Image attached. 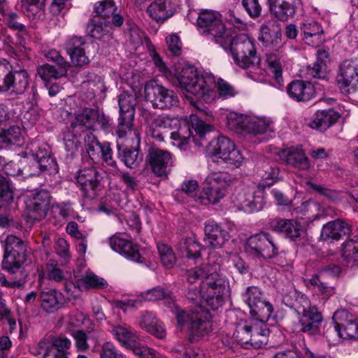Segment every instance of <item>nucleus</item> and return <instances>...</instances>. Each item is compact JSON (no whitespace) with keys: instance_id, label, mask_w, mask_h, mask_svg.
Masks as SVG:
<instances>
[{"instance_id":"47","label":"nucleus","mask_w":358,"mask_h":358,"mask_svg":"<svg viewBox=\"0 0 358 358\" xmlns=\"http://www.w3.org/2000/svg\"><path fill=\"white\" fill-rule=\"evenodd\" d=\"M110 24L109 21H101L90 19L87 24L86 31L93 38L100 39L109 32Z\"/></svg>"},{"instance_id":"38","label":"nucleus","mask_w":358,"mask_h":358,"mask_svg":"<svg viewBox=\"0 0 358 358\" xmlns=\"http://www.w3.org/2000/svg\"><path fill=\"white\" fill-rule=\"evenodd\" d=\"M117 155L122 162L129 168L136 167L142 161V155H139L138 148H132L117 143Z\"/></svg>"},{"instance_id":"43","label":"nucleus","mask_w":358,"mask_h":358,"mask_svg":"<svg viewBox=\"0 0 358 358\" xmlns=\"http://www.w3.org/2000/svg\"><path fill=\"white\" fill-rule=\"evenodd\" d=\"M192 136V131L187 124L181 126L178 131L171 133V139L173 145L178 147L180 150L186 151L190 148L189 143Z\"/></svg>"},{"instance_id":"10","label":"nucleus","mask_w":358,"mask_h":358,"mask_svg":"<svg viewBox=\"0 0 358 358\" xmlns=\"http://www.w3.org/2000/svg\"><path fill=\"white\" fill-rule=\"evenodd\" d=\"M118 105L120 116L117 134L119 138H122L132 134L136 97L133 94L124 92L118 96Z\"/></svg>"},{"instance_id":"5","label":"nucleus","mask_w":358,"mask_h":358,"mask_svg":"<svg viewBox=\"0 0 358 358\" xmlns=\"http://www.w3.org/2000/svg\"><path fill=\"white\" fill-rule=\"evenodd\" d=\"M200 32L225 48L229 43L231 31L227 30L221 19V15L212 10H201L197 18Z\"/></svg>"},{"instance_id":"13","label":"nucleus","mask_w":358,"mask_h":358,"mask_svg":"<svg viewBox=\"0 0 358 358\" xmlns=\"http://www.w3.org/2000/svg\"><path fill=\"white\" fill-rule=\"evenodd\" d=\"M332 320L338 336L343 339H358V323L354 315L345 309L336 310Z\"/></svg>"},{"instance_id":"20","label":"nucleus","mask_w":358,"mask_h":358,"mask_svg":"<svg viewBox=\"0 0 358 358\" xmlns=\"http://www.w3.org/2000/svg\"><path fill=\"white\" fill-rule=\"evenodd\" d=\"M147 12L157 22L163 23L175 14L176 6L172 0H155Z\"/></svg>"},{"instance_id":"40","label":"nucleus","mask_w":358,"mask_h":358,"mask_svg":"<svg viewBox=\"0 0 358 358\" xmlns=\"http://www.w3.org/2000/svg\"><path fill=\"white\" fill-rule=\"evenodd\" d=\"M71 334L76 341V347L78 351H87L90 347L88 341L92 343L94 345L98 344V337L99 336L98 330L88 331L87 334L82 330H74Z\"/></svg>"},{"instance_id":"64","label":"nucleus","mask_w":358,"mask_h":358,"mask_svg":"<svg viewBox=\"0 0 358 358\" xmlns=\"http://www.w3.org/2000/svg\"><path fill=\"white\" fill-rule=\"evenodd\" d=\"M99 180H84L80 182L76 180L78 186L83 190L84 196L89 198H94L96 195V190L99 186Z\"/></svg>"},{"instance_id":"22","label":"nucleus","mask_w":358,"mask_h":358,"mask_svg":"<svg viewBox=\"0 0 358 358\" xmlns=\"http://www.w3.org/2000/svg\"><path fill=\"white\" fill-rule=\"evenodd\" d=\"M112 249L127 259L138 263H142L143 258L139 253L138 246L131 241L119 237H111L109 240Z\"/></svg>"},{"instance_id":"6","label":"nucleus","mask_w":358,"mask_h":358,"mask_svg":"<svg viewBox=\"0 0 358 358\" xmlns=\"http://www.w3.org/2000/svg\"><path fill=\"white\" fill-rule=\"evenodd\" d=\"M230 48L234 63L243 69L259 65L260 58L257 55L254 42L246 35L239 34L231 38L229 35V43L224 48Z\"/></svg>"},{"instance_id":"52","label":"nucleus","mask_w":358,"mask_h":358,"mask_svg":"<svg viewBox=\"0 0 358 358\" xmlns=\"http://www.w3.org/2000/svg\"><path fill=\"white\" fill-rule=\"evenodd\" d=\"M61 294L55 289H50L43 291L40 294V300L41 306L48 312L52 311L59 307V297Z\"/></svg>"},{"instance_id":"25","label":"nucleus","mask_w":358,"mask_h":358,"mask_svg":"<svg viewBox=\"0 0 358 358\" xmlns=\"http://www.w3.org/2000/svg\"><path fill=\"white\" fill-rule=\"evenodd\" d=\"M351 232L349 224L342 220H336L325 224L321 231L320 238L323 241H338L343 236Z\"/></svg>"},{"instance_id":"2","label":"nucleus","mask_w":358,"mask_h":358,"mask_svg":"<svg viewBox=\"0 0 358 358\" xmlns=\"http://www.w3.org/2000/svg\"><path fill=\"white\" fill-rule=\"evenodd\" d=\"M191 122L196 132V136L192 138L193 143L198 147L206 146V151L213 162H224L236 167L241 166L243 157L229 138L220 136L207 143L206 136L211 131V126L196 117H192Z\"/></svg>"},{"instance_id":"51","label":"nucleus","mask_w":358,"mask_h":358,"mask_svg":"<svg viewBox=\"0 0 358 358\" xmlns=\"http://www.w3.org/2000/svg\"><path fill=\"white\" fill-rule=\"evenodd\" d=\"M84 143L86 152L90 158L94 162L99 161L102 143L99 141L96 136L90 132L85 136Z\"/></svg>"},{"instance_id":"23","label":"nucleus","mask_w":358,"mask_h":358,"mask_svg":"<svg viewBox=\"0 0 358 358\" xmlns=\"http://www.w3.org/2000/svg\"><path fill=\"white\" fill-rule=\"evenodd\" d=\"M271 13L281 21L293 17L296 11V0H268Z\"/></svg>"},{"instance_id":"57","label":"nucleus","mask_w":358,"mask_h":358,"mask_svg":"<svg viewBox=\"0 0 358 358\" xmlns=\"http://www.w3.org/2000/svg\"><path fill=\"white\" fill-rule=\"evenodd\" d=\"M291 308L295 310L299 318L301 315H306L310 313L313 308H317L315 306H311L308 296L303 294H301L296 302L293 303V306H292Z\"/></svg>"},{"instance_id":"59","label":"nucleus","mask_w":358,"mask_h":358,"mask_svg":"<svg viewBox=\"0 0 358 358\" xmlns=\"http://www.w3.org/2000/svg\"><path fill=\"white\" fill-rule=\"evenodd\" d=\"M157 248L162 264L168 268L173 267L176 258L172 249L164 243H159Z\"/></svg>"},{"instance_id":"50","label":"nucleus","mask_w":358,"mask_h":358,"mask_svg":"<svg viewBox=\"0 0 358 358\" xmlns=\"http://www.w3.org/2000/svg\"><path fill=\"white\" fill-rule=\"evenodd\" d=\"M266 62L267 64V70L275 80L280 83L282 80V69L280 58L273 52H267L266 54Z\"/></svg>"},{"instance_id":"35","label":"nucleus","mask_w":358,"mask_h":358,"mask_svg":"<svg viewBox=\"0 0 358 358\" xmlns=\"http://www.w3.org/2000/svg\"><path fill=\"white\" fill-rule=\"evenodd\" d=\"M202 245L192 238H187L178 245V252L182 258L196 261L201 258Z\"/></svg>"},{"instance_id":"7","label":"nucleus","mask_w":358,"mask_h":358,"mask_svg":"<svg viewBox=\"0 0 358 358\" xmlns=\"http://www.w3.org/2000/svg\"><path fill=\"white\" fill-rule=\"evenodd\" d=\"M5 252L2 262L3 269L10 274L20 273L22 265L26 260V245L23 241L13 235L7 236Z\"/></svg>"},{"instance_id":"37","label":"nucleus","mask_w":358,"mask_h":358,"mask_svg":"<svg viewBox=\"0 0 358 358\" xmlns=\"http://www.w3.org/2000/svg\"><path fill=\"white\" fill-rule=\"evenodd\" d=\"M35 169H39V173H29L25 177H43L54 176L58 173V165L56 161L50 156H42L37 162L32 164Z\"/></svg>"},{"instance_id":"29","label":"nucleus","mask_w":358,"mask_h":358,"mask_svg":"<svg viewBox=\"0 0 358 358\" xmlns=\"http://www.w3.org/2000/svg\"><path fill=\"white\" fill-rule=\"evenodd\" d=\"M187 331L189 341L190 342L196 341L208 335L211 331V324L203 313H199L193 322L190 324Z\"/></svg>"},{"instance_id":"56","label":"nucleus","mask_w":358,"mask_h":358,"mask_svg":"<svg viewBox=\"0 0 358 358\" xmlns=\"http://www.w3.org/2000/svg\"><path fill=\"white\" fill-rule=\"evenodd\" d=\"M75 277L78 278L81 285L85 286L86 288H99L103 287L106 284L103 278H99L98 276L91 272H87L85 275H78L75 273Z\"/></svg>"},{"instance_id":"19","label":"nucleus","mask_w":358,"mask_h":358,"mask_svg":"<svg viewBox=\"0 0 358 358\" xmlns=\"http://www.w3.org/2000/svg\"><path fill=\"white\" fill-rule=\"evenodd\" d=\"M300 31L302 40L312 47H318L325 41L323 28L317 22L305 21L301 24Z\"/></svg>"},{"instance_id":"58","label":"nucleus","mask_w":358,"mask_h":358,"mask_svg":"<svg viewBox=\"0 0 358 358\" xmlns=\"http://www.w3.org/2000/svg\"><path fill=\"white\" fill-rule=\"evenodd\" d=\"M250 116L238 114L235 112L229 113L227 116L228 126L231 129H241L243 131L246 130V126L249 121Z\"/></svg>"},{"instance_id":"41","label":"nucleus","mask_w":358,"mask_h":358,"mask_svg":"<svg viewBox=\"0 0 358 358\" xmlns=\"http://www.w3.org/2000/svg\"><path fill=\"white\" fill-rule=\"evenodd\" d=\"M342 247L343 259L352 266L358 264V236L349 237Z\"/></svg>"},{"instance_id":"62","label":"nucleus","mask_w":358,"mask_h":358,"mask_svg":"<svg viewBox=\"0 0 358 358\" xmlns=\"http://www.w3.org/2000/svg\"><path fill=\"white\" fill-rule=\"evenodd\" d=\"M171 292L164 288L158 286L145 292L142 296L148 301L162 300L170 297Z\"/></svg>"},{"instance_id":"39","label":"nucleus","mask_w":358,"mask_h":358,"mask_svg":"<svg viewBox=\"0 0 358 358\" xmlns=\"http://www.w3.org/2000/svg\"><path fill=\"white\" fill-rule=\"evenodd\" d=\"M110 332L121 345L128 350L137 342L138 338L135 332L125 324L113 326Z\"/></svg>"},{"instance_id":"28","label":"nucleus","mask_w":358,"mask_h":358,"mask_svg":"<svg viewBox=\"0 0 358 358\" xmlns=\"http://www.w3.org/2000/svg\"><path fill=\"white\" fill-rule=\"evenodd\" d=\"M280 158L295 168L307 169L309 167L308 158L303 151L298 148H289L284 149L279 152Z\"/></svg>"},{"instance_id":"11","label":"nucleus","mask_w":358,"mask_h":358,"mask_svg":"<svg viewBox=\"0 0 358 358\" xmlns=\"http://www.w3.org/2000/svg\"><path fill=\"white\" fill-rule=\"evenodd\" d=\"M145 96L155 108L170 109L178 103V98L172 90L167 89L155 82L145 85Z\"/></svg>"},{"instance_id":"26","label":"nucleus","mask_w":358,"mask_h":358,"mask_svg":"<svg viewBox=\"0 0 358 358\" xmlns=\"http://www.w3.org/2000/svg\"><path fill=\"white\" fill-rule=\"evenodd\" d=\"M340 117V114L334 109L317 110L308 126L320 131L327 130L335 124Z\"/></svg>"},{"instance_id":"17","label":"nucleus","mask_w":358,"mask_h":358,"mask_svg":"<svg viewBox=\"0 0 358 358\" xmlns=\"http://www.w3.org/2000/svg\"><path fill=\"white\" fill-rule=\"evenodd\" d=\"M29 84V76L25 70L14 71L4 76L0 92L10 90L11 93L22 94Z\"/></svg>"},{"instance_id":"16","label":"nucleus","mask_w":358,"mask_h":358,"mask_svg":"<svg viewBox=\"0 0 358 358\" xmlns=\"http://www.w3.org/2000/svg\"><path fill=\"white\" fill-rule=\"evenodd\" d=\"M204 242L208 247L221 248L230 239L229 231L213 220L204 224Z\"/></svg>"},{"instance_id":"1","label":"nucleus","mask_w":358,"mask_h":358,"mask_svg":"<svg viewBox=\"0 0 358 358\" xmlns=\"http://www.w3.org/2000/svg\"><path fill=\"white\" fill-rule=\"evenodd\" d=\"M222 262V259L217 252H212L205 264L187 271L186 274L188 283L192 284L196 280H202L203 287L210 286L206 297L213 307L222 306L230 294L229 281L220 273Z\"/></svg>"},{"instance_id":"15","label":"nucleus","mask_w":358,"mask_h":358,"mask_svg":"<svg viewBox=\"0 0 358 358\" xmlns=\"http://www.w3.org/2000/svg\"><path fill=\"white\" fill-rule=\"evenodd\" d=\"M147 160L152 171L157 177H165L170 172L172 159L169 152L157 148H150Z\"/></svg>"},{"instance_id":"53","label":"nucleus","mask_w":358,"mask_h":358,"mask_svg":"<svg viewBox=\"0 0 358 358\" xmlns=\"http://www.w3.org/2000/svg\"><path fill=\"white\" fill-rule=\"evenodd\" d=\"M199 313L187 310L179 307H176L174 310L175 317L177 320V325L181 329L186 327L189 329L190 324L196 318Z\"/></svg>"},{"instance_id":"32","label":"nucleus","mask_w":358,"mask_h":358,"mask_svg":"<svg viewBox=\"0 0 358 358\" xmlns=\"http://www.w3.org/2000/svg\"><path fill=\"white\" fill-rule=\"evenodd\" d=\"M298 319L301 332L306 333L310 336L316 335L319 333L318 324L322 322V316L317 308H313L310 313L301 315Z\"/></svg>"},{"instance_id":"18","label":"nucleus","mask_w":358,"mask_h":358,"mask_svg":"<svg viewBox=\"0 0 358 358\" xmlns=\"http://www.w3.org/2000/svg\"><path fill=\"white\" fill-rule=\"evenodd\" d=\"M87 45L83 37L73 36L66 42V52L74 65L83 66L90 63V59L85 52Z\"/></svg>"},{"instance_id":"63","label":"nucleus","mask_w":358,"mask_h":358,"mask_svg":"<svg viewBox=\"0 0 358 358\" xmlns=\"http://www.w3.org/2000/svg\"><path fill=\"white\" fill-rule=\"evenodd\" d=\"M138 358H158L155 350L136 342L130 349Z\"/></svg>"},{"instance_id":"33","label":"nucleus","mask_w":358,"mask_h":358,"mask_svg":"<svg viewBox=\"0 0 358 358\" xmlns=\"http://www.w3.org/2000/svg\"><path fill=\"white\" fill-rule=\"evenodd\" d=\"M317 59L313 66L307 67V75L317 79H328L327 63L329 62V53L324 50H318Z\"/></svg>"},{"instance_id":"54","label":"nucleus","mask_w":358,"mask_h":358,"mask_svg":"<svg viewBox=\"0 0 358 358\" xmlns=\"http://www.w3.org/2000/svg\"><path fill=\"white\" fill-rule=\"evenodd\" d=\"M117 10V8L112 0L98 1L94 6V12L96 15L105 19L110 18V15L116 12Z\"/></svg>"},{"instance_id":"31","label":"nucleus","mask_w":358,"mask_h":358,"mask_svg":"<svg viewBox=\"0 0 358 358\" xmlns=\"http://www.w3.org/2000/svg\"><path fill=\"white\" fill-rule=\"evenodd\" d=\"M259 40L265 46L277 45L281 41V28L276 22H268L261 27Z\"/></svg>"},{"instance_id":"9","label":"nucleus","mask_w":358,"mask_h":358,"mask_svg":"<svg viewBox=\"0 0 358 358\" xmlns=\"http://www.w3.org/2000/svg\"><path fill=\"white\" fill-rule=\"evenodd\" d=\"M279 245L270 234L264 232L248 238L246 252L257 258L271 259L279 255Z\"/></svg>"},{"instance_id":"24","label":"nucleus","mask_w":358,"mask_h":358,"mask_svg":"<svg viewBox=\"0 0 358 358\" xmlns=\"http://www.w3.org/2000/svg\"><path fill=\"white\" fill-rule=\"evenodd\" d=\"M287 92L292 99L303 102L310 101L315 95V90L310 83L299 80L288 85Z\"/></svg>"},{"instance_id":"49","label":"nucleus","mask_w":358,"mask_h":358,"mask_svg":"<svg viewBox=\"0 0 358 358\" xmlns=\"http://www.w3.org/2000/svg\"><path fill=\"white\" fill-rule=\"evenodd\" d=\"M66 232L77 240V251L85 255L87 247V236L78 229V224L76 222H70L66 227Z\"/></svg>"},{"instance_id":"45","label":"nucleus","mask_w":358,"mask_h":358,"mask_svg":"<svg viewBox=\"0 0 358 358\" xmlns=\"http://www.w3.org/2000/svg\"><path fill=\"white\" fill-rule=\"evenodd\" d=\"M254 322H240L236 326V329L233 334L234 341L247 349H248L249 341H251V332Z\"/></svg>"},{"instance_id":"30","label":"nucleus","mask_w":358,"mask_h":358,"mask_svg":"<svg viewBox=\"0 0 358 358\" xmlns=\"http://www.w3.org/2000/svg\"><path fill=\"white\" fill-rule=\"evenodd\" d=\"M139 324L143 329L158 338H164L166 336L162 322L152 312L145 311L141 316Z\"/></svg>"},{"instance_id":"3","label":"nucleus","mask_w":358,"mask_h":358,"mask_svg":"<svg viewBox=\"0 0 358 358\" xmlns=\"http://www.w3.org/2000/svg\"><path fill=\"white\" fill-rule=\"evenodd\" d=\"M263 293L255 286L248 287L242 294L243 299L250 308V313L255 317L258 322H254L251 332V341H249L248 348L259 349L268 343L270 334L265 321H267L273 311L270 302L262 298Z\"/></svg>"},{"instance_id":"60","label":"nucleus","mask_w":358,"mask_h":358,"mask_svg":"<svg viewBox=\"0 0 358 358\" xmlns=\"http://www.w3.org/2000/svg\"><path fill=\"white\" fill-rule=\"evenodd\" d=\"M215 87H217L219 97L222 99H229L237 94L234 87L222 78H218L217 82H215Z\"/></svg>"},{"instance_id":"61","label":"nucleus","mask_w":358,"mask_h":358,"mask_svg":"<svg viewBox=\"0 0 358 358\" xmlns=\"http://www.w3.org/2000/svg\"><path fill=\"white\" fill-rule=\"evenodd\" d=\"M324 276L318 273L313 275L310 280V284L317 289L322 294L330 296L334 294V287L330 286L327 282L324 281Z\"/></svg>"},{"instance_id":"12","label":"nucleus","mask_w":358,"mask_h":358,"mask_svg":"<svg viewBox=\"0 0 358 358\" xmlns=\"http://www.w3.org/2000/svg\"><path fill=\"white\" fill-rule=\"evenodd\" d=\"M51 196L45 189H41L28 195L25 200L27 217L34 220L44 217L50 206Z\"/></svg>"},{"instance_id":"36","label":"nucleus","mask_w":358,"mask_h":358,"mask_svg":"<svg viewBox=\"0 0 358 358\" xmlns=\"http://www.w3.org/2000/svg\"><path fill=\"white\" fill-rule=\"evenodd\" d=\"M35 169H39V173H29L25 177H43L54 176L58 173V165L56 161L50 156H42L37 162L32 164Z\"/></svg>"},{"instance_id":"34","label":"nucleus","mask_w":358,"mask_h":358,"mask_svg":"<svg viewBox=\"0 0 358 358\" xmlns=\"http://www.w3.org/2000/svg\"><path fill=\"white\" fill-rule=\"evenodd\" d=\"M201 288L202 290L197 286H192V284H190V286L187 287V289L185 292V296L187 299L195 305L200 304L202 306H206L209 310H215L218 308L222 306H217V307H213L210 303L207 301V293L210 289L209 285H205L203 287V282L201 281Z\"/></svg>"},{"instance_id":"8","label":"nucleus","mask_w":358,"mask_h":358,"mask_svg":"<svg viewBox=\"0 0 358 358\" xmlns=\"http://www.w3.org/2000/svg\"><path fill=\"white\" fill-rule=\"evenodd\" d=\"M110 120L103 113L91 108H84L75 113L71 122V128L74 131L78 128L80 131L96 130L98 127L106 130L110 127Z\"/></svg>"},{"instance_id":"48","label":"nucleus","mask_w":358,"mask_h":358,"mask_svg":"<svg viewBox=\"0 0 358 358\" xmlns=\"http://www.w3.org/2000/svg\"><path fill=\"white\" fill-rule=\"evenodd\" d=\"M226 194V189L219 184L211 185L207 183L203 187L200 198L206 199L212 203H217Z\"/></svg>"},{"instance_id":"14","label":"nucleus","mask_w":358,"mask_h":358,"mask_svg":"<svg viewBox=\"0 0 358 358\" xmlns=\"http://www.w3.org/2000/svg\"><path fill=\"white\" fill-rule=\"evenodd\" d=\"M145 120L148 123V134L158 142L164 141L169 131L176 128L179 123L177 118L171 117L168 115H159L150 122H149L147 117Z\"/></svg>"},{"instance_id":"42","label":"nucleus","mask_w":358,"mask_h":358,"mask_svg":"<svg viewBox=\"0 0 358 358\" xmlns=\"http://www.w3.org/2000/svg\"><path fill=\"white\" fill-rule=\"evenodd\" d=\"M71 343L69 339L59 336L56 338H52L50 342L47 340L41 341L38 343V348L51 350V351L52 350L53 352L57 354L59 357H62L70 348Z\"/></svg>"},{"instance_id":"21","label":"nucleus","mask_w":358,"mask_h":358,"mask_svg":"<svg viewBox=\"0 0 358 358\" xmlns=\"http://www.w3.org/2000/svg\"><path fill=\"white\" fill-rule=\"evenodd\" d=\"M270 228L278 233H282L292 240L300 237L303 232L300 222L294 220L277 218L270 222Z\"/></svg>"},{"instance_id":"4","label":"nucleus","mask_w":358,"mask_h":358,"mask_svg":"<svg viewBox=\"0 0 358 358\" xmlns=\"http://www.w3.org/2000/svg\"><path fill=\"white\" fill-rule=\"evenodd\" d=\"M176 78L181 89L194 96L197 100L206 103L215 100V78L211 74H199L194 66H187L182 69Z\"/></svg>"},{"instance_id":"44","label":"nucleus","mask_w":358,"mask_h":358,"mask_svg":"<svg viewBox=\"0 0 358 358\" xmlns=\"http://www.w3.org/2000/svg\"><path fill=\"white\" fill-rule=\"evenodd\" d=\"M69 69L64 66H54L48 64L39 66L37 68V74L45 82H50L52 79L57 80L65 76Z\"/></svg>"},{"instance_id":"55","label":"nucleus","mask_w":358,"mask_h":358,"mask_svg":"<svg viewBox=\"0 0 358 358\" xmlns=\"http://www.w3.org/2000/svg\"><path fill=\"white\" fill-rule=\"evenodd\" d=\"M21 129L18 126H10L0 131V141L7 145L19 143L21 141Z\"/></svg>"},{"instance_id":"27","label":"nucleus","mask_w":358,"mask_h":358,"mask_svg":"<svg viewBox=\"0 0 358 358\" xmlns=\"http://www.w3.org/2000/svg\"><path fill=\"white\" fill-rule=\"evenodd\" d=\"M336 80L341 87L357 85L358 83V66L353 62L344 61L340 66Z\"/></svg>"},{"instance_id":"46","label":"nucleus","mask_w":358,"mask_h":358,"mask_svg":"<svg viewBox=\"0 0 358 358\" xmlns=\"http://www.w3.org/2000/svg\"><path fill=\"white\" fill-rule=\"evenodd\" d=\"M247 122L246 133L257 135L272 131L271 122L269 120L250 116Z\"/></svg>"}]
</instances>
